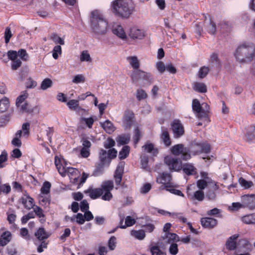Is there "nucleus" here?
Returning a JSON list of instances; mask_svg holds the SVG:
<instances>
[{
  "label": "nucleus",
  "mask_w": 255,
  "mask_h": 255,
  "mask_svg": "<svg viewBox=\"0 0 255 255\" xmlns=\"http://www.w3.org/2000/svg\"><path fill=\"white\" fill-rule=\"evenodd\" d=\"M242 202L244 207L250 209L255 208V195L254 194H247L242 197Z\"/></svg>",
  "instance_id": "obj_8"
},
{
  "label": "nucleus",
  "mask_w": 255,
  "mask_h": 255,
  "mask_svg": "<svg viewBox=\"0 0 255 255\" xmlns=\"http://www.w3.org/2000/svg\"><path fill=\"white\" fill-rule=\"evenodd\" d=\"M197 146H198L201 150L199 151V152H205V153H209L210 152L211 148L210 145L208 143H198L196 144Z\"/></svg>",
  "instance_id": "obj_49"
},
{
  "label": "nucleus",
  "mask_w": 255,
  "mask_h": 255,
  "mask_svg": "<svg viewBox=\"0 0 255 255\" xmlns=\"http://www.w3.org/2000/svg\"><path fill=\"white\" fill-rule=\"evenodd\" d=\"M130 140V136L128 134L120 135L117 139V141L121 145H125L128 143Z\"/></svg>",
  "instance_id": "obj_39"
},
{
  "label": "nucleus",
  "mask_w": 255,
  "mask_h": 255,
  "mask_svg": "<svg viewBox=\"0 0 255 255\" xmlns=\"http://www.w3.org/2000/svg\"><path fill=\"white\" fill-rule=\"evenodd\" d=\"M192 107L193 111L197 114V116L201 118L200 114H201V105L197 99H194L192 101Z\"/></svg>",
  "instance_id": "obj_27"
},
{
  "label": "nucleus",
  "mask_w": 255,
  "mask_h": 255,
  "mask_svg": "<svg viewBox=\"0 0 255 255\" xmlns=\"http://www.w3.org/2000/svg\"><path fill=\"white\" fill-rule=\"evenodd\" d=\"M22 112L31 113L33 112V108L30 106L27 103H24L21 106H17Z\"/></svg>",
  "instance_id": "obj_44"
},
{
  "label": "nucleus",
  "mask_w": 255,
  "mask_h": 255,
  "mask_svg": "<svg viewBox=\"0 0 255 255\" xmlns=\"http://www.w3.org/2000/svg\"><path fill=\"white\" fill-rule=\"evenodd\" d=\"M142 149L144 152L151 153L153 156H156L158 153V150L154 147V145L148 142L142 146Z\"/></svg>",
  "instance_id": "obj_17"
},
{
  "label": "nucleus",
  "mask_w": 255,
  "mask_h": 255,
  "mask_svg": "<svg viewBox=\"0 0 255 255\" xmlns=\"http://www.w3.org/2000/svg\"><path fill=\"white\" fill-rule=\"evenodd\" d=\"M238 235L236 234L229 238L226 244V247L228 249L232 251L234 250L236 248L237 246L236 241L238 239Z\"/></svg>",
  "instance_id": "obj_21"
},
{
  "label": "nucleus",
  "mask_w": 255,
  "mask_h": 255,
  "mask_svg": "<svg viewBox=\"0 0 255 255\" xmlns=\"http://www.w3.org/2000/svg\"><path fill=\"white\" fill-rule=\"evenodd\" d=\"M20 201L24 207L27 210L33 208L35 205L33 199L27 195L23 196L20 199Z\"/></svg>",
  "instance_id": "obj_16"
},
{
  "label": "nucleus",
  "mask_w": 255,
  "mask_h": 255,
  "mask_svg": "<svg viewBox=\"0 0 255 255\" xmlns=\"http://www.w3.org/2000/svg\"><path fill=\"white\" fill-rule=\"evenodd\" d=\"M209 112V106L206 103H203L201 104V114H200L201 118L207 117Z\"/></svg>",
  "instance_id": "obj_45"
},
{
  "label": "nucleus",
  "mask_w": 255,
  "mask_h": 255,
  "mask_svg": "<svg viewBox=\"0 0 255 255\" xmlns=\"http://www.w3.org/2000/svg\"><path fill=\"white\" fill-rule=\"evenodd\" d=\"M147 94L142 89H138L136 91V98L138 100L140 101L146 98Z\"/></svg>",
  "instance_id": "obj_64"
},
{
  "label": "nucleus",
  "mask_w": 255,
  "mask_h": 255,
  "mask_svg": "<svg viewBox=\"0 0 255 255\" xmlns=\"http://www.w3.org/2000/svg\"><path fill=\"white\" fill-rule=\"evenodd\" d=\"M161 138L166 146H168L170 145L171 143V139L170 138L169 134L166 128H162Z\"/></svg>",
  "instance_id": "obj_25"
},
{
  "label": "nucleus",
  "mask_w": 255,
  "mask_h": 255,
  "mask_svg": "<svg viewBox=\"0 0 255 255\" xmlns=\"http://www.w3.org/2000/svg\"><path fill=\"white\" fill-rule=\"evenodd\" d=\"M170 217L183 223H187V219L181 213H171Z\"/></svg>",
  "instance_id": "obj_41"
},
{
  "label": "nucleus",
  "mask_w": 255,
  "mask_h": 255,
  "mask_svg": "<svg viewBox=\"0 0 255 255\" xmlns=\"http://www.w3.org/2000/svg\"><path fill=\"white\" fill-rule=\"evenodd\" d=\"M142 71L139 69L135 70L132 72L131 75V78L133 83H137L139 80L141 79V74L140 73H142Z\"/></svg>",
  "instance_id": "obj_40"
},
{
  "label": "nucleus",
  "mask_w": 255,
  "mask_h": 255,
  "mask_svg": "<svg viewBox=\"0 0 255 255\" xmlns=\"http://www.w3.org/2000/svg\"><path fill=\"white\" fill-rule=\"evenodd\" d=\"M99 157L102 165L106 163H109L110 161L108 152L104 149H102L100 150Z\"/></svg>",
  "instance_id": "obj_34"
},
{
  "label": "nucleus",
  "mask_w": 255,
  "mask_h": 255,
  "mask_svg": "<svg viewBox=\"0 0 255 255\" xmlns=\"http://www.w3.org/2000/svg\"><path fill=\"white\" fill-rule=\"evenodd\" d=\"M130 147L128 145H125L119 152V157L121 159H125L129 154Z\"/></svg>",
  "instance_id": "obj_38"
},
{
  "label": "nucleus",
  "mask_w": 255,
  "mask_h": 255,
  "mask_svg": "<svg viewBox=\"0 0 255 255\" xmlns=\"http://www.w3.org/2000/svg\"><path fill=\"white\" fill-rule=\"evenodd\" d=\"M243 207H244L243 204H242L239 202H235L233 203L231 206H229L228 209L231 211H236Z\"/></svg>",
  "instance_id": "obj_60"
},
{
  "label": "nucleus",
  "mask_w": 255,
  "mask_h": 255,
  "mask_svg": "<svg viewBox=\"0 0 255 255\" xmlns=\"http://www.w3.org/2000/svg\"><path fill=\"white\" fill-rule=\"evenodd\" d=\"M28 94L26 91L23 92L22 94L19 96L17 99L16 102V106H21V104H23L24 101L25 100V99L27 97Z\"/></svg>",
  "instance_id": "obj_51"
},
{
  "label": "nucleus",
  "mask_w": 255,
  "mask_h": 255,
  "mask_svg": "<svg viewBox=\"0 0 255 255\" xmlns=\"http://www.w3.org/2000/svg\"><path fill=\"white\" fill-rule=\"evenodd\" d=\"M15 137L12 139L11 143L12 144L17 147H20L22 143L20 139V138L22 136V130H18L15 134Z\"/></svg>",
  "instance_id": "obj_35"
},
{
  "label": "nucleus",
  "mask_w": 255,
  "mask_h": 255,
  "mask_svg": "<svg viewBox=\"0 0 255 255\" xmlns=\"http://www.w3.org/2000/svg\"><path fill=\"white\" fill-rule=\"evenodd\" d=\"M61 161L59 158H58L57 156H55V164L58 169L59 173L62 176H65V167L63 166L61 163Z\"/></svg>",
  "instance_id": "obj_36"
},
{
  "label": "nucleus",
  "mask_w": 255,
  "mask_h": 255,
  "mask_svg": "<svg viewBox=\"0 0 255 255\" xmlns=\"http://www.w3.org/2000/svg\"><path fill=\"white\" fill-rule=\"evenodd\" d=\"M52 85V80L49 78H46L42 82L40 87L42 90H45L47 89L50 88Z\"/></svg>",
  "instance_id": "obj_48"
},
{
  "label": "nucleus",
  "mask_w": 255,
  "mask_h": 255,
  "mask_svg": "<svg viewBox=\"0 0 255 255\" xmlns=\"http://www.w3.org/2000/svg\"><path fill=\"white\" fill-rule=\"evenodd\" d=\"M35 236L38 240L42 241L47 239L49 236V234L44 228H40L35 233Z\"/></svg>",
  "instance_id": "obj_26"
},
{
  "label": "nucleus",
  "mask_w": 255,
  "mask_h": 255,
  "mask_svg": "<svg viewBox=\"0 0 255 255\" xmlns=\"http://www.w3.org/2000/svg\"><path fill=\"white\" fill-rule=\"evenodd\" d=\"M101 189H96L95 191L89 189L86 191H111L113 190L114 187L113 182L107 181L103 182L101 185Z\"/></svg>",
  "instance_id": "obj_19"
},
{
  "label": "nucleus",
  "mask_w": 255,
  "mask_h": 255,
  "mask_svg": "<svg viewBox=\"0 0 255 255\" xmlns=\"http://www.w3.org/2000/svg\"><path fill=\"white\" fill-rule=\"evenodd\" d=\"M123 220H122L120 222L121 226L120 228L122 229H126L128 227H130L133 225L135 223V220L134 218L131 216H127L125 220V225H123Z\"/></svg>",
  "instance_id": "obj_32"
},
{
  "label": "nucleus",
  "mask_w": 255,
  "mask_h": 255,
  "mask_svg": "<svg viewBox=\"0 0 255 255\" xmlns=\"http://www.w3.org/2000/svg\"><path fill=\"white\" fill-rule=\"evenodd\" d=\"M130 235L131 236L139 240H142L145 237V232L142 230L137 231L132 230L130 231Z\"/></svg>",
  "instance_id": "obj_29"
},
{
  "label": "nucleus",
  "mask_w": 255,
  "mask_h": 255,
  "mask_svg": "<svg viewBox=\"0 0 255 255\" xmlns=\"http://www.w3.org/2000/svg\"><path fill=\"white\" fill-rule=\"evenodd\" d=\"M113 33L122 39L126 38V33L122 26L120 25H114L112 28Z\"/></svg>",
  "instance_id": "obj_20"
},
{
  "label": "nucleus",
  "mask_w": 255,
  "mask_h": 255,
  "mask_svg": "<svg viewBox=\"0 0 255 255\" xmlns=\"http://www.w3.org/2000/svg\"><path fill=\"white\" fill-rule=\"evenodd\" d=\"M238 181L240 185L245 190L249 189L254 185L252 181H248L243 177L239 178Z\"/></svg>",
  "instance_id": "obj_30"
},
{
  "label": "nucleus",
  "mask_w": 255,
  "mask_h": 255,
  "mask_svg": "<svg viewBox=\"0 0 255 255\" xmlns=\"http://www.w3.org/2000/svg\"><path fill=\"white\" fill-rule=\"evenodd\" d=\"M22 132L23 136L26 137H28L30 133V124L28 123H24L22 125Z\"/></svg>",
  "instance_id": "obj_54"
},
{
  "label": "nucleus",
  "mask_w": 255,
  "mask_h": 255,
  "mask_svg": "<svg viewBox=\"0 0 255 255\" xmlns=\"http://www.w3.org/2000/svg\"><path fill=\"white\" fill-rule=\"evenodd\" d=\"M242 221L246 224H255V213L248 214L242 217Z\"/></svg>",
  "instance_id": "obj_31"
},
{
  "label": "nucleus",
  "mask_w": 255,
  "mask_h": 255,
  "mask_svg": "<svg viewBox=\"0 0 255 255\" xmlns=\"http://www.w3.org/2000/svg\"><path fill=\"white\" fill-rule=\"evenodd\" d=\"M193 89L197 92L200 93H206L207 92V87L205 84L203 83H195Z\"/></svg>",
  "instance_id": "obj_37"
},
{
  "label": "nucleus",
  "mask_w": 255,
  "mask_h": 255,
  "mask_svg": "<svg viewBox=\"0 0 255 255\" xmlns=\"http://www.w3.org/2000/svg\"><path fill=\"white\" fill-rule=\"evenodd\" d=\"M7 220L10 224H14L16 219V215L14 212L8 211L7 213Z\"/></svg>",
  "instance_id": "obj_46"
},
{
  "label": "nucleus",
  "mask_w": 255,
  "mask_h": 255,
  "mask_svg": "<svg viewBox=\"0 0 255 255\" xmlns=\"http://www.w3.org/2000/svg\"><path fill=\"white\" fill-rule=\"evenodd\" d=\"M7 56L5 59H3V61L4 62H6L8 59H10L12 61L17 59V57L18 56L17 52L15 50H9L7 53Z\"/></svg>",
  "instance_id": "obj_42"
},
{
  "label": "nucleus",
  "mask_w": 255,
  "mask_h": 255,
  "mask_svg": "<svg viewBox=\"0 0 255 255\" xmlns=\"http://www.w3.org/2000/svg\"><path fill=\"white\" fill-rule=\"evenodd\" d=\"M208 184L207 188L212 190H216L218 189L217 183L211 178H207Z\"/></svg>",
  "instance_id": "obj_58"
},
{
  "label": "nucleus",
  "mask_w": 255,
  "mask_h": 255,
  "mask_svg": "<svg viewBox=\"0 0 255 255\" xmlns=\"http://www.w3.org/2000/svg\"><path fill=\"white\" fill-rule=\"evenodd\" d=\"M62 54V48L60 45L55 46L52 51V56L54 59H57L59 55Z\"/></svg>",
  "instance_id": "obj_55"
},
{
  "label": "nucleus",
  "mask_w": 255,
  "mask_h": 255,
  "mask_svg": "<svg viewBox=\"0 0 255 255\" xmlns=\"http://www.w3.org/2000/svg\"><path fill=\"white\" fill-rule=\"evenodd\" d=\"M169 252L172 255H176L179 252L178 245L176 243L171 244L169 248Z\"/></svg>",
  "instance_id": "obj_61"
},
{
  "label": "nucleus",
  "mask_w": 255,
  "mask_h": 255,
  "mask_svg": "<svg viewBox=\"0 0 255 255\" xmlns=\"http://www.w3.org/2000/svg\"><path fill=\"white\" fill-rule=\"evenodd\" d=\"M142 136L141 132L138 128H136L134 129V134L133 136L134 142L136 144L139 141Z\"/></svg>",
  "instance_id": "obj_59"
},
{
  "label": "nucleus",
  "mask_w": 255,
  "mask_h": 255,
  "mask_svg": "<svg viewBox=\"0 0 255 255\" xmlns=\"http://www.w3.org/2000/svg\"><path fill=\"white\" fill-rule=\"evenodd\" d=\"M171 128L174 137L178 138L184 134V127L180 121L174 120L171 124Z\"/></svg>",
  "instance_id": "obj_7"
},
{
  "label": "nucleus",
  "mask_w": 255,
  "mask_h": 255,
  "mask_svg": "<svg viewBox=\"0 0 255 255\" xmlns=\"http://www.w3.org/2000/svg\"><path fill=\"white\" fill-rule=\"evenodd\" d=\"M80 60L82 62H91L92 59L87 50L83 51L80 55Z\"/></svg>",
  "instance_id": "obj_50"
},
{
  "label": "nucleus",
  "mask_w": 255,
  "mask_h": 255,
  "mask_svg": "<svg viewBox=\"0 0 255 255\" xmlns=\"http://www.w3.org/2000/svg\"><path fill=\"white\" fill-rule=\"evenodd\" d=\"M245 137L246 140L249 141L255 139V127L251 126L246 128Z\"/></svg>",
  "instance_id": "obj_23"
},
{
  "label": "nucleus",
  "mask_w": 255,
  "mask_h": 255,
  "mask_svg": "<svg viewBox=\"0 0 255 255\" xmlns=\"http://www.w3.org/2000/svg\"><path fill=\"white\" fill-rule=\"evenodd\" d=\"M90 20L91 29L96 34L103 35L107 33L108 22L99 10H95L91 12Z\"/></svg>",
  "instance_id": "obj_1"
},
{
  "label": "nucleus",
  "mask_w": 255,
  "mask_h": 255,
  "mask_svg": "<svg viewBox=\"0 0 255 255\" xmlns=\"http://www.w3.org/2000/svg\"><path fill=\"white\" fill-rule=\"evenodd\" d=\"M124 166H125V162H121L119 163L115 173V181L116 183L117 184H120L122 178L123 176V174L124 173Z\"/></svg>",
  "instance_id": "obj_15"
},
{
  "label": "nucleus",
  "mask_w": 255,
  "mask_h": 255,
  "mask_svg": "<svg viewBox=\"0 0 255 255\" xmlns=\"http://www.w3.org/2000/svg\"><path fill=\"white\" fill-rule=\"evenodd\" d=\"M9 106V102L8 98L4 97L0 100V113L5 112Z\"/></svg>",
  "instance_id": "obj_33"
},
{
  "label": "nucleus",
  "mask_w": 255,
  "mask_h": 255,
  "mask_svg": "<svg viewBox=\"0 0 255 255\" xmlns=\"http://www.w3.org/2000/svg\"><path fill=\"white\" fill-rule=\"evenodd\" d=\"M204 192H188L187 194L188 198L191 200H197L198 201H202L205 199V195Z\"/></svg>",
  "instance_id": "obj_24"
},
{
  "label": "nucleus",
  "mask_w": 255,
  "mask_h": 255,
  "mask_svg": "<svg viewBox=\"0 0 255 255\" xmlns=\"http://www.w3.org/2000/svg\"><path fill=\"white\" fill-rule=\"evenodd\" d=\"M69 108L72 110H76L79 107V100H71L67 103Z\"/></svg>",
  "instance_id": "obj_53"
},
{
  "label": "nucleus",
  "mask_w": 255,
  "mask_h": 255,
  "mask_svg": "<svg viewBox=\"0 0 255 255\" xmlns=\"http://www.w3.org/2000/svg\"><path fill=\"white\" fill-rule=\"evenodd\" d=\"M65 175L67 174L71 180H74V182H79L81 173L77 169L71 167H65Z\"/></svg>",
  "instance_id": "obj_11"
},
{
  "label": "nucleus",
  "mask_w": 255,
  "mask_h": 255,
  "mask_svg": "<svg viewBox=\"0 0 255 255\" xmlns=\"http://www.w3.org/2000/svg\"><path fill=\"white\" fill-rule=\"evenodd\" d=\"M129 36L132 39H142L144 37V34L142 31L135 27L130 29Z\"/></svg>",
  "instance_id": "obj_18"
},
{
  "label": "nucleus",
  "mask_w": 255,
  "mask_h": 255,
  "mask_svg": "<svg viewBox=\"0 0 255 255\" xmlns=\"http://www.w3.org/2000/svg\"><path fill=\"white\" fill-rule=\"evenodd\" d=\"M234 55L240 63L250 62L255 57V45L253 43H243L238 46Z\"/></svg>",
  "instance_id": "obj_2"
},
{
  "label": "nucleus",
  "mask_w": 255,
  "mask_h": 255,
  "mask_svg": "<svg viewBox=\"0 0 255 255\" xmlns=\"http://www.w3.org/2000/svg\"><path fill=\"white\" fill-rule=\"evenodd\" d=\"M50 39H52L55 44H60L61 45L64 44V40L55 33H52L51 35Z\"/></svg>",
  "instance_id": "obj_56"
},
{
  "label": "nucleus",
  "mask_w": 255,
  "mask_h": 255,
  "mask_svg": "<svg viewBox=\"0 0 255 255\" xmlns=\"http://www.w3.org/2000/svg\"><path fill=\"white\" fill-rule=\"evenodd\" d=\"M128 59L129 60L130 64L134 69L135 70L138 69L139 67V63L136 57H129Z\"/></svg>",
  "instance_id": "obj_52"
},
{
  "label": "nucleus",
  "mask_w": 255,
  "mask_h": 255,
  "mask_svg": "<svg viewBox=\"0 0 255 255\" xmlns=\"http://www.w3.org/2000/svg\"><path fill=\"white\" fill-rule=\"evenodd\" d=\"M134 114L131 110L125 111L123 119L124 126L126 128H129L132 125Z\"/></svg>",
  "instance_id": "obj_9"
},
{
  "label": "nucleus",
  "mask_w": 255,
  "mask_h": 255,
  "mask_svg": "<svg viewBox=\"0 0 255 255\" xmlns=\"http://www.w3.org/2000/svg\"><path fill=\"white\" fill-rule=\"evenodd\" d=\"M200 222L202 227L207 229L214 228L218 223L216 219L210 217L202 218L201 219Z\"/></svg>",
  "instance_id": "obj_13"
},
{
  "label": "nucleus",
  "mask_w": 255,
  "mask_h": 255,
  "mask_svg": "<svg viewBox=\"0 0 255 255\" xmlns=\"http://www.w3.org/2000/svg\"><path fill=\"white\" fill-rule=\"evenodd\" d=\"M100 124L102 127L108 133H111L115 130L113 124L109 120H106L104 123Z\"/></svg>",
  "instance_id": "obj_28"
},
{
  "label": "nucleus",
  "mask_w": 255,
  "mask_h": 255,
  "mask_svg": "<svg viewBox=\"0 0 255 255\" xmlns=\"http://www.w3.org/2000/svg\"><path fill=\"white\" fill-rule=\"evenodd\" d=\"M163 238L166 243H174V242H177L179 241L178 236L174 233H166L163 237Z\"/></svg>",
  "instance_id": "obj_22"
},
{
  "label": "nucleus",
  "mask_w": 255,
  "mask_h": 255,
  "mask_svg": "<svg viewBox=\"0 0 255 255\" xmlns=\"http://www.w3.org/2000/svg\"><path fill=\"white\" fill-rule=\"evenodd\" d=\"M83 147L80 151V154L83 157H88L90 155V148L91 146V142L85 138L82 139Z\"/></svg>",
  "instance_id": "obj_14"
},
{
  "label": "nucleus",
  "mask_w": 255,
  "mask_h": 255,
  "mask_svg": "<svg viewBox=\"0 0 255 255\" xmlns=\"http://www.w3.org/2000/svg\"><path fill=\"white\" fill-rule=\"evenodd\" d=\"M7 160V153L5 150H4L0 155V168H3L4 166L3 163L6 162Z\"/></svg>",
  "instance_id": "obj_62"
},
{
  "label": "nucleus",
  "mask_w": 255,
  "mask_h": 255,
  "mask_svg": "<svg viewBox=\"0 0 255 255\" xmlns=\"http://www.w3.org/2000/svg\"><path fill=\"white\" fill-rule=\"evenodd\" d=\"M171 152L175 155H181L183 160H187L191 157L189 148L185 147L182 144H178L172 146Z\"/></svg>",
  "instance_id": "obj_6"
},
{
  "label": "nucleus",
  "mask_w": 255,
  "mask_h": 255,
  "mask_svg": "<svg viewBox=\"0 0 255 255\" xmlns=\"http://www.w3.org/2000/svg\"><path fill=\"white\" fill-rule=\"evenodd\" d=\"M152 255H163V252L157 245H152L150 249Z\"/></svg>",
  "instance_id": "obj_47"
},
{
  "label": "nucleus",
  "mask_w": 255,
  "mask_h": 255,
  "mask_svg": "<svg viewBox=\"0 0 255 255\" xmlns=\"http://www.w3.org/2000/svg\"><path fill=\"white\" fill-rule=\"evenodd\" d=\"M237 247L239 249H241L242 248L249 249L251 245L247 239H242L239 240Z\"/></svg>",
  "instance_id": "obj_43"
},
{
  "label": "nucleus",
  "mask_w": 255,
  "mask_h": 255,
  "mask_svg": "<svg viewBox=\"0 0 255 255\" xmlns=\"http://www.w3.org/2000/svg\"><path fill=\"white\" fill-rule=\"evenodd\" d=\"M164 162L170 170L178 171L182 168L184 172L188 175L197 173L196 168L192 164L186 163L182 167L181 162L177 158L168 156L165 157Z\"/></svg>",
  "instance_id": "obj_4"
},
{
  "label": "nucleus",
  "mask_w": 255,
  "mask_h": 255,
  "mask_svg": "<svg viewBox=\"0 0 255 255\" xmlns=\"http://www.w3.org/2000/svg\"><path fill=\"white\" fill-rule=\"evenodd\" d=\"M171 175L167 173H162L156 178L157 182L162 184V189H165L167 191H180L175 188V186L171 182Z\"/></svg>",
  "instance_id": "obj_5"
},
{
  "label": "nucleus",
  "mask_w": 255,
  "mask_h": 255,
  "mask_svg": "<svg viewBox=\"0 0 255 255\" xmlns=\"http://www.w3.org/2000/svg\"><path fill=\"white\" fill-rule=\"evenodd\" d=\"M206 16L204 20V26L207 31L211 34H214L216 31V25L212 18L208 16Z\"/></svg>",
  "instance_id": "obj_12"
},
{
  "label": "nucleus",
  "mask_w": 255,
  "mask_h": 255,
  "mask_svg": "<svg viewBox=\"0 0 255 255\" xmlns=\"http://www.w3.org/2000/svg\"><path fill=\"white\" fill-rule=\"evenodd\" d=\"M209 71V69L208 67L203 66L201 67L198 72L199 77L201 79L204 78L206 76Z\"/></svg>",
  "instance_id": "obj_57"
},
{
  "label": "nucleus",
  "mask_w": 255,
  "mask_h": 255,
  "mask_svg": "<svg viewBox=\"0 0 255 255\" xmlns=\"http://www.w3.org/2000/svg\"><path fill=\"white\" fill-rule=\"evenodd\" d=\"M113 12L123 18H128L133 12L134 4L132 0H115L112 3Z\"/></svg>",
  "instance_id": "obj_3"
},
{
  "label": "nucleus",
  "mask_w": 255,
  "mask_h": 255,
  "mask_svg": "<svg viewBox=\"0 0 255 255\" xmlns=\"http://www.w3.org/2000/svg\"><path fill=\"white\" fill-rule=\"evenodd\" d=\"M80 121L81 122H84L86 124L87 126L90 128H92L93 123L94 122V120L92 117L89 118H81L80 119Z\"/></svg>",
  "instance_id": "obj_63"
},
{
  "label": "nucleus",
  "mask_w": 255,
  "mask_h": 255,
  "mask_svg": "<svg viewBox=\"0 0 255 255\" xmlns=\"http://www.w3.org/2000/svg\"><path fill=\"white\" fill-rule=\"evenodd\" d=\"M0 232H1L0 236V245L1 246H5L11 241L12 234L4 227L0 229Z\"/></svg>",
  "instance_id": "obj_10"
}]
</instances>
